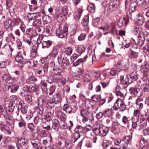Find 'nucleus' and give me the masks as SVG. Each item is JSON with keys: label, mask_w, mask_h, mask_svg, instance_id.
I'll list each match as a JSON object with an SVG mask.
<instances>
[{"label": "nucleus", "mask_w": 149, "mask_h": 149, "mask_svg": "<svg viewBox=\"0 0 149 149\" xmlns=\"http://www.w3.org/2000/svg\"><path fill=\"white\" fill-rule=\"evenodd\" d=\"M68 28L67 25L61 24L56 30V35L61 38L65 37L68 34Z\"/></svg>", "instance_id": "1"}, {"label": "nucleus", "mask_w": 149, "mask_h": 149, "mask_svg": "<svg viewBox=\"0 0 149 149\" xmlns=\"http://www.w3.org/2000/svg\"><path fill=\"white\" fill-rule=\"evenodd\" d=\"M61 95L58 93H57L53 96L52 98L50 99L47 102L46 106L49 109L51 108L54 107V104H56L60 101Z\"/></svg>", "instance_id": "2"}, {"label": "nucleus", "mask_w": 149, "mask_h": 149, "mask_svg": "<svg viewBox=\"0 0 149 149\" xmlns=\"http://www.w3.org/2000/svg\"><path fill=\"white\" fill-rule=\"evenodd\" d=\"M33 26L35 27V31L38 34L42 33L45 31V28L42 26L41 20L39 19H36L33 22Z\"/></svg>", "instance_id": "3"}, {"label": "nucleus", "mask_w": 149, "mask_h": 149, "mask_svg": "<svg viewBox=\"0 0 149 149\" xmlns=\"http://www.w3.org/2000/svg\"><path fill=\"white\" fill-rule=\"evenodd\" d=\"M48 69L47 64L42 65L36 71V76L41 78L45 76L47 73Z\"/></svg>", "instance_id": "4"}, {"label": "nucleus", "mask_w": 149, "mask_h": 149, "mask_svg": "<svg viewBox=\"0 0 149 149\" xmlns=\"http://www.w3.org/2000/svg\"><path fill=\"white\" fill-rule=\"evenodd\" d=\"M119 4L120 1L119 0H113L112 1L108 4L109 8L107 10L108 14L118 9Z\"/></svg>", "instance_id": "5"}, {"label": "nucleus", "mask_w": 149, "mask_h": 149, "mask_svg": "<svg viewBox=\"0 0 149 149\" xmlns=\"http://www.w3.org/2000/svg\"><path fill=\"white\" fill-rule=\"evenodd\" d=\"M63 110L68 114L74 113L77 109L75 106H72L68 104H64L63 107Z\"/></svg>", "instance_id": "6"}, {"label": "nucleus", "mask_w": 149, "mask_h": 149, "mask_svg": "<svg viewBox=\"0 0 149 149\" xmlns=\"http://www.w3.org/2000/svg\"><path fill=\"white\" fill-rule=\"evenodd\" d=\"M58 145L59 148L61 149H63L65 147L69 149L72 147L71 144L69 143L68 140H63L59 142Z\"/></svg>", "instance_id": "7"}, {"label": "nucleus", "mask_w": 149, "mask_h": 149, "mask_svg": "<svg viewBox=\"0 0 149 149\" xmlns=\"http://www.w3.org/2000/svg\"><path fill=\"white\" fill-rule=\"evenodd\" d=\"M149 64L147 63L146 62L143 63L140 66L141 72L143 74H145L143 78L144 80H145V78L146 77V74H149Z\"/></svg>", "instance_id": "8"}, {"label": "nucleus", "mask_w": 149, "mask_h": 149, "mask_svg": "<svg viewBox=\"0 0 149 149\" xmlns=\"http://www.w3.org/2000/svg\"><path fill=\"white\" fill-rule=\"evenodd\" d=\"M130 93L135 96L140 97L143 95L142 91L140 89L136 87L130 88L129 89Z\"/></svg>", "instance_id": "9"}, {"label": "nucleus", "mask_w": 149, "mask_h": 149, "mask_svg": "<svg viewBox=\"0 0 149 149\" xmlns=\"http://www.w3.org/2000/svg\"><path fill=\"white\" fill-rule=\"evenodd\" d=\"M120 84L123 85L124 87H127L132 82V79L126 77V79H124L123 76L121 75L120 77Z\"/></svg>", "instance_id": "10"}, {"label": "nucleus", "mask_w": 149, "mask_h": 149, "mask_svg": "<svg viewBox=\"0 0 149 149\" xmlns=\"http://www.w3.org/2000/svg\"><path fill=\"white\" fill-rule=\"evenodd\" d=\"M42 14L41 12L30 13L28 14L27 17L29 20L31 21L35 18L40 17Z\"/></svg>", "instance_id": "11"}, {"label": "nucleus", "mask_w": 149, "mask_h": 149, "mask_svg": "<svg viewBox=\"0 0 149 149\" xmlns=\"http://www.w3.org/2000/svg\"><path fill=\"white\" fill-rule=\"evenodd\" d=\"M129 18L127 16L125 17L120 18L118 22L117 25L119 27H121L124 25H127L128 23Z\"/></svg>", "instance_id": "12"}, {"label": "nucleus", "mask_w": 149, "mask_h": 149, "mask_svg": "<svg viewBox=\"0 0 149 149\" xmlns=\"http://www.w3.org/2000/svg\"><path fill=\"white\" fill-rule=\"evenodd\" d=\"M147 122L146 118H145L143 114H141L140 117V122L139 123L140 129H142L146 126Z\"/></svg>", "instance_id": "13"}, {"label": "nucleus", "mask_w": 149, "mask_h": 149, "mask_svg": "<svg viewBox=\"0 0 149 149\" xmlns=\"http://www.w3.org/2000/svg\"><path fill=\"white\" fill-rule=\"evenodd\" d=\"M58 54V51L57 49L56 48H54L52 52L48 56H47V57L45 58H42L41 59V61L42 62L44 60H45L46 59V58H51V57H56Z\"/></svg>", "instance_id": "14"}, {"label": "nucleus", "mask_w": 149, "mask_h": 149, "mask_svg": "<svg viewBox=\"0 0 149 149\" xmlns=\"http://www.w3.org/2000/svg\"><path fill=\"white\" fill-rule=\"evenodd\" d=\"M9 114L8 113V111L6 113L5 115H3L6 123L8 125H11L13 123V118L12 117L9 116Z\"/></svg>", "instance_id": "15"}, {"label": "nucleus", "mask_w": 149, "mask_h": 149, "mask_svg": "<svg viewBox=\"0 0 149 149\" xmlns=\"http://www.w3.org/2000/svg\"><path fill=\"white\" fill-rule=\"evenodd\" d=\"M60 124L58 120L57 119H54L52 121V128L57 131L59 129Z\"/></svg>", "instance_id": "16"}, {"label": "nucleus", "mask_w": 149, "mask_h": 149, "mask_svg": "<svg viewBox=\"0 0 149 149\" xmlns=\"http://www.w3.org/2000/svg\"><path fill=\"white\" fill-rule=\"evenodd\" d=\"M144 103L143 99L141 98H138L136 101V104L139 109H141L143 108Z\"/></svg>", "instance_id": "17"}, {"label": "nucleus", "mask_w": 149, "mask_h": 149, "mask_svg": "<svg viewBox=\"0 0 149 149\" xmlns=\"http://www.w3.org/2000/svg\"><path fill=\"white\" fill-rule=\"evenodd\" d=\"M126 77L130 78V79H132V82L133 80L136 81L137 80L138 78V75L136 72H133L130 74L127 75Z\"/></svg>", "instance_id": "18"}, {"label": "nucleus", "mask_w": 149, "mask_h": 149, "mask_svg": "<svg viewBox=\"0 0 149 149\" xmlns=\"http://www.w3.org/2000/svg\"><path fill=\"white\" fill-rule=\"evenodd\" d=\"M93 113H91L89 111V110L81 108L80 110V114L82 116H90Z\"/></svg>", "instance_id": "19"}, {"label": "nucleus", "mask_w": 149, "mask_h": 149, "mask_svg": "<svg viewBox=\"0 0 149 149\" xmlns=\"http://www.w3.org/2000/svg\"><path fill=\"white\" fill-rule=\"evenodd\" d=\"M122 100L119 98H118L116 100L113 106V109L115 111L119 109L121 103L122 102Z\"/></svg>", "instance_id": "20"}, {"label": "nucleus", "mask_w": 149, "mask_h": 149, "mask_svg": "<svg viewBox=\"0 0 149 149\" xmlns=\"http://www.w3.org/2000/svg\"><path fill=\"white\" fill-rule=\"evenodd\" d=\"M17 142L19 144L22 146H26L28 144L29 141L27 139L22 138H17Z\"/></svg>", "instance_id": "21"}, {"label": "nucleus", "mask_w": 149, "mask_h": 149, "mask_svg": "<svg viewBox=\"0 0 149 149\" xmlns=\"http://www.w3.org/2000/svg\"><path fill=\"white\" fill-rule=\"evenodd\" d=\"M122 89L119 86H117L116 88V94L117 96L121 98L124 97V93L122 92Z\"/></svg>", "instance_id": "22"}, {"label": "nucleus", "mask_w": 149, "mask_h": 149, "mask_svg": "<svg viewBox=\"0 0 149 149\" xmlns=\"http://www.w3.org/2000/svg\"><path fill=\"white\" fill-rule=\"evenodd\" d=\"M100 135L102 136H105L108 132V128L105 127H102L100 126Z\"/></svg>", "instance_id": "23"}, {"label": "nucleus", "mask_w": 149, "mask_h": 149, "mask_svg": "<svg viewBox=\"0 0 149 149\" xmlns=\"http://www.w3.org/2000/svg\"><path fill=\"white\" fill-rule=\"evenodd\" d=\"M57 117L62 121L64 122L66 119V116L65 113L61 111H58L57 112Z\"/></svg>", "instance_id": "24"}, {"label": "nucleus", "mask_w": 149, "mask_h": 149, "mask_svg": "<svg viewBox=\"0 0 149 149\" xmlns=\"http://www.w3.org/2000/svg\"><path fill=\"white\" fill-rule=\"evenodd\" d=\"M54 17L55 19H56L59 22L62 21L63 19H66V17H65L61 13L55 14L54 15Z\"/></svg>", "instance_id": "25"}, {"label": "nucleus", "mask_w": 149, "mask_h": 149, "mask_svg": "<svg viewBox=\"0 0 149 149\" xmlns=\"http://www.w3.org/2000/svg\"><path fill=\"white\" fill-rule=\"evenodd\" d=\"M103 147L106 149H120L116 147L113 146L109 143H104L102 144Z\"/></svg>", "instance_id": "26"}, {"label": "nucleus", "mask_w": 149, "mask_h": 149, "mask_svg": "<svg viewBox=\"0 0 149 149\" xmlns=\"http://www.w3.org/2000/svg\"><path fill=\"white\" fill-rule=\"evenodd\" d=\"M8 88V90L9 88L10 89V91L12 93H14L17 91L18 89L19 86L18 85L16 84H13L11 86H7Z\"/></svg>", "instance_id": "27"}, {"label": "nucleus", "mask_w": 149, "mask_h": 149, "mask_svg": "<svg viewBox=\"0 0 149 149\" xmlns=\"http://www.w3.org/2000/svg\"><path fill=\"white\" fill-rule=\"evenodd\" d=\"M15 60L16 61L19 63L24 64V61H25L26 59H24L23 56L19 54L15 58Z\"/></svg>", "instance_id": "28"}, {"label": "nucleus", "mask_w": 149, "mask_h": 149, "mask_svg": "<svg viewBox=\"0 0 149 149\" xmlns=\"http://www.w3.org/2000/svg\"><path fill=\"white\" fill-rule=\"evenodd\" d=\"M80 134L74 132L72 135L71 137V141L72 143H74L80 137Z\"/></svg>", "instance_id": "29"}, {"label": "nucleus", "mask_w": 149, "mask_h": 149, "mask_svg": "<svg viewBox=\"0 0 149 149\" xmlns=\"http://www.w3.org/2000/svg\"><path fill=\"white\" fill-rule=\"evenodd\" d=\"M52 42L50 40L43 41L42 42V48H48L52 45Z\"/></svg>", "instance_id": "30"}, {"label": "nucleus", "mask_w": 149, "mask_h": 149, "mask_svg": "<svg viewBox=\"0 0 149 149\" xmlns=\"http://www.w3.org/2000/svg\"><path fill=\"white\" fill-rule=\"evenodd\" d=\"M95 7L94 3H91L87 7V10L90 13H94L95 12Z\"/></svg>", "instance_id": "31"}, {"label": "nucleus", "mask_w": 149, "mask_h": 149, "mask_svg": "<svg viewBox=\"0 0 149 149\" xmlns=\"http://www.w3.org/2000/svg\"><path fill=\"white\" fill-rule=\"evenodd\" d=\"M4 25L5 28L6 29L13 27L11 20L10 19L7 20L4 22Z\"/></svg>", "instance_id": "32"}, {"label": "nucleus", "mask_w": 149, "mask_h": 149, "mask_svg": "<svg viewBox=\"0 0 149 149\" xmlns=\"http://www.w3.org/2000/svg\"><path fill=\"white\" fill-rule=\"evenodd\" d=\"M113 113V110L111 109H108L104 111L103 114L105 116L108 117L111 116Z\"/></svg>", "instance_id": "33"}, {"label": "nucleus", "mask_w": 149, "mask_h": 149, "mask_svg": "<svg viewBox=\"0 0 149 149\" xmlns=\"http://www.w3.org/2000/svg\"><path fill=\"white\" fill-rule=\"evenodd\" d=\"M82 10L81 9H79L75 11L74 13V16L76 19H79L82 13Z\"/></svg>", "instance_id": "34"}, {"label": "nucleus", "mask_w": 149, "mask_h": 149, "mask_svg": "<svg viewBox=\"0 0 149 149\" xmlns=\"http://www.w3.org/2000/svg\"><path fill=\"white\" fill-rule=\"evenodd\" d=\"M18 110H21V112L23 114H26L27 112V107L26 106L24 107H22L21 104H19L18 107Z\"/></svg>", "instance_id": "35"}, {"label": "nucleus", "mask_w": 149, "mask_h": 149, "mask_svg": "<svg viewBox=\"0 0 149 149\" xmlns=\"http://www.w3.org/2000/svg\"><path fill=\"white\" fill-rule=\"evenodd\" d=\"M11 22L13 27L15 25H17L19 24L22 21L19 18H14Z\"/></svg>", "instance_id": "36"}, {"label": "nucleus", "mask_w": 149, "mask_h": 149, "mask_svg": "<svg viewBox=\"0 0 149 149\" xmlns=\"http://www.w3.org/2000/svg\"><path fill=\"white\" fill-rule=\"evenodd\" d=\"M100 125H97V127L94 128L93 130V133L96 135H99L100 134Z\"/></svg>", "instance_id": "37"}, {"label": "nucleus", "mask_w": 149, "mask_h": 149, "mask_svg": "<svg viewBox=\"0 0 149 149\" xmlns=\"http://www.w3.org/2000/svg\"><path fill=\"white\" fill-rule=\"evenodd\" d=\"M147 145V140L143 137L141 138L140 145L142 147L145 148Z\"/></svg>", "instance_id": "38"}, {"label": "nucleus", "mask_w": 149, "mask_h": 149, "mask_svg": "<svg viewBox=\"0 0 149 149\" xmlns=\"http://www.w3.org/2000/svg\"><path fill=\"white\" fill-rule=\"evenodd\" d=\"M129 53V56L132 58H136L138 56V53L133 50L130 51Z\"/></svg>", "instance_id": "39"}, {"label": "nucleus", "mask_w": 149, "mask_h": 149, "mask_svg": "<svg viewBox=\"0 0 149 149\" xmlns=\"http://www.w3.org/2000/svg\"><path fill=\"white\" fill-rule=\"evenodd\" d=\"M85 50V48L83 45H81L79 46L77 49V52L79 54H81L83 52H84Z\"/></svg>", "instance_id": "40"}, {"label": "nucleus", "mask_w": 149, "mask_h": 149, "mask_svg": "<svg viewBox=\"0 0 149 149\" xmlns=\"http://www.w3.org/2000/svg\"><path fill=\"white\" fill-rule=\"evenodd\" d=\"M132 138V135L131 136H126L124 137L123 141L125 142L126 144H127L131 142Z\"/></svg>", "instance_id": "41"}, {"label": "nucleus", "mask_w": 149, "mask_h": 149, "mask_svg": "<svg viewBox=\"0 0 149 149\" xmlns=\"http://www.w3.org/2000/svg\"><path fill=\"white\" fill-rule=\"evenodd\" d=\"M26 63H27L29 66L30 68H32L34 66V61L32 59H29L28 60L26 59L24 64Z\"/></svg>", "instance_id": "42"}, {"label": "nucleus", "mask_w": 149, "mask_h": 149, "mask_svg": "<svg viewBox=\"0 0 149 149\" xmlns=\"http://www.w3.org/2000/svg\"><path fill=\"white\" fill-rule=\"evenodd\" d=\"M72 52V49L70 47H68L65 48L64 52L67 55L70 56Z\"/></svg>", "instance_id": "43"}, {"label": "nucleus", "mask_w": 149, "mask_h": 149, "mask_svg": "<svg viewBox=\"0 0 149 149\" xmlns=\"http://www.w3.org/2000/svg\"><path fill=\"white\" fill-rule=\"evenodd\" d=\"M84 128L81 125L77 126L74 130L75 132L79 134L82 132L84 131Z\"/></svg>", "instance_id": "44"}, {"label": "nucleus", "mask_w": 149, "mask_h": 149, "mask_svg": "<svg viewBox=\"0 0 149 149\" xmlns=\"http://www.w3.org/2000/svg\"><path fill=\"white\" fill-rule=\"evenodd\" d=\"M43 119V118L42 119L38 116H37L34 118L33 119V122L36 125L40 123L41 121Z\"/></svg>", "instance_id": "45"}, {"label": "nucleus", "mask_w": 149, "mask_h": 149, "mask_svg": "<svg viewBox=\"0 0 149 149\" xmlns=\"http://www.w3.org/2000/svg\"><path fill=\"white\" fill-rule=\"evenodd\" d=\"M144 39L141 40L140 38H139L137 40L135 41V42L136 45H138L140 47H141L144 44Z\"/></svg>", "instance_id": "46"}, {"label": "nucleus", "mask_w": 149, "mask_h": 149, "mask_svg": "<svg viewBox=\"0 0 149 149\" xmlns=\"http://www.w3.org/2000/svg\"><path fill=\"white\" fill-rule=\"evenodd\" d=\"M55 88L56 87L54 86H50L47 91V93L49 95H52L55 92Z\"/></svg>", "instance_id": "47"}, {"label": "nucleus", "mask_w": 149, "mask_h": 149, "mask_svg": "<svg viewBox=\"0 0 149 149\" xmlns=\"http://www.w3.org/2000/svg\"><path fill=\"white\" fill-rule=\"evenodd\" d=\"M68 9L67 7L65 6L61 10V14L63 15L65 17H66L68 13Z\"/></svg>", "instance_id": "48"}, {"label": "nucleus", "mask_w": 149, "mask_h": 149, "mask_svg": "<svg viewBox=\"0 0 149 149\" xmlns=\"http://www.w3.org/2000/svg\"><path fill=\"white\" fill-rule=\"evenodd\" d=\"M42 20L44 22H49L51 21V18L49 15H43L42 16Z\"/></svg>", "instance_id": "49"}, {"label": "nucleus", "mask_w": 149, "mask_h": 149, "mask_svg": "<svg viewBox=\"0 0 149 149\" xmlns=\"http://www.w3.org/2000/svg\"><path fill=\"white\" fill-rule=\"evenodd\" d=\"M88 16L87 15H86L84 17L82 22L83 25L86 26L88 24Z\"/></svg>", "instance_id": "50"}, {"label": "nucleus", "mask_w": 149, "mask_h": 149, "mask_svg": "<svg viewBox=\"0 0 149 149\" xmlns=\"http://www.w3.org/2000/svg\"><path fill=\"white\" fill-rule=\"evenodd\" d=\"M10 76H9L8 74L6 73L3 75L2 76V78L3 80L8 82L9 80Z\"/></svg>", "instance_id": "51"}, {"label": "nucleus", "mask_w": 149, "mask_h": 149, "mask_svg": "<svg viewBox=\"0 0 149 149\" xmlns=\"http://www.w3.org/2000/svg\"><path fill=\"white\" fill-rule=\"evenodd\" d=\"M39 135L41 138L46 137L47 135L46 131L45 130H41L40 132Z\"/></svg>", "instance_id": "52"}, {"label": "nucleus", "mask_w": 149, "mask_h": 149, "mask_svg": "<svg viewBox=\"0 0 149 149\" xmlns=\"http://www.w3.org/2000/svg\"><path fill=\"white\" fill-rule=\"evenodd\" d=\"M11 141V138L9 136H7L4 138L3 139V142L4 144L6 145L7 143L10 142Z\"/></svg>", "instance_id": "53"}, {"label": "nucleus", "mask_w": 149, "mask_h": 149, "mask_svg": "<svg viewBox=\"0 0 149 149\" xmlns=\"http://www.w3.org/2000/svg\"><path fill=\"white\" fill-rule=\"evenodd\" d=\"M40 84L41 85V88L43 90V89L44 88L43 87H44V90L45 91H46L47 89V84L46 82H45L44 81H41L40 83Z\"/></svg>", "instance_id": "54"}, {"label": "nucleus", "mask_w": 149, "mask_h": 149, "mask_svg": "<svg viewBox=\"0 0 149 149\" xmlns=\"http://www.w3.org/2000/svg\"><path fill=\"white\" fill-rule=\"evenodd\" d=\"M20 29H21L22 32L24 33L25 32V30L26 29V26L25 24H24L23 22H22L20 24H19V27Z\"/></svg>", "instance_id": "55"}, {"label": "nucleus", "mask_w": 149, "mask_h": 149, "mask_svg": "<svg viewBox=\"0 0 149 149\" xmlns=\"http://www.w3.org/2000/svg\"><path fill=\"white\" fill-rule=\"evenodd\" d=\"M62 62L64 65L67 66L69 63V60L66 57H63L62 60Z\"/></svg>", "instance_id": "56"}, {"label": "nucleus", "mask_w": 149, "mask_h": 149, "mask_svg": "<svg viewBox=\"0 0 149 149\" xmlns=\"http://www.w3.org/2000/svg\"><path fill=\"white\" fill-rule=\"evenodd\" d=\"M120 110V111L123 112L126 109V106L125 104L123 103V102L121 103V104L120 105V106L119 107V109Z\"/></svg>", "instance_id": "57"}, {"label": "nucleus", "mask_w": 149, "mask_h": 149, "mask_svg": "<svg viewBox=\"0 0 149 149\" xmlns=\"http://www.w3.org/2000/svg\"><path fill=\"white\" fill-rule=\"evenodd\" d=\"M45 32L47 34V35L50 34L52 33V29L51 27L49 26H46L45 28Z\"/></svg>", "instance_id": "58"}, {"label": "nucleus", "mask_w": 149, "mask_h": 149, "mask_svg": "<svg viewBox=\"0 0 149 149\" xmlns=\"http://www.w3.org/2000/svg\"><path fill=\"white\" fill-rule=\"evenodd\" d=\"M134 31L136 33H137V34H143V38H144V34L143 33V32H141V28H137L136 27L135 28H134Z\"/></svg>", "instance_id": "59"}, {"label": "nucleus", "mask_w": 149, "mask_h": 149, "mask_svg": "<svg viewBox=\"0 0 149 149\" xmlns=\"http://www.w3.org/2000/svg\"><path fill=\"white\" fill-rule=\"evenodd\" d=\"M54 79L56 82H58L60 81V80L63 77V75L61 74H59L54 76Z\"/></svg>", "instance_id": "60"}, {"label": "nucleus", "mask_w": 149, "mask_h": 149, "mask_svg": "<svg viewBox=\"0 0 149 149\" xmlns=\"http://www.w3.org/2000/svg\"><path fill=\"white\" fill-rule=\"evenodd\" d=\"M90 79V78L89 75L88 74H86L83 77V81L84 82V83H87V82L89 81Z\"/></svg>", "instance_id": "61"}, {"label": "nucleus", "mask_w": 149, "mask_h": 149, "mask_svg": "<svg viewBox=\"0 0 149 149\" xmlns=\"http://www.w3.org/2000/svg\"><path fill=\"white\" fill-rule=\"evenodd\" d=\"M140 109H137L134 111V116L139 117L141 113V111Z\"/></svg>", "instance_id": "62"}, {"label": "nucleus", "mask_w": 149, "mask_h": 149, "mask_svg": "<svg viewBox=\"0 0 149 149\" xmlns=\"http://www.w3.org/2000/svg\"><path fill=\"white\" fill-rule=\"evenodd\" d=\"M86 34L85 33H82L78 37V39L79 41H82L84 40L86 38Z\"/></svg>", "instance_id": "63"}, {"label": "nucleus", "mask_w": 149, "mask_h": 149, "mask_svg": "<svg viewBox=\"0 0 149 149\" xmlns=\"http://www.w3.org/2000/svg\"><path fill=\"white\" fill-rule=\"evenodd\" d=\"M31 145L33 146L36 149H41V147L38 146V143H37L34 142L33 141L31 142Z\"/></svg>", "instance_id": "64"}]
</instances>
